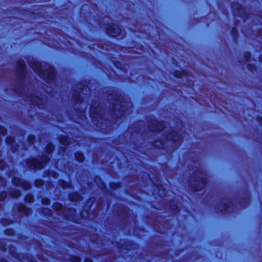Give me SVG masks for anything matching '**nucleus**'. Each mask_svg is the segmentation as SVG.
Returning <instances> with one entry per match:
<instances>
[{"mask_svg": "<svg viewBox=\"0 0 262 262\" xmlns=\"http://www.w3.org/2000/svg\"><path fill=\"white\" fill-rule=\"evenodd\" d=\"M30 66L40 77L53 79L55 77V70L50 66L42 64L36 61L29 62Z\"/></svg>", "mask_w": 262, "mask_h": 262, "instance_id": "f257e3e1", "label": "nucleus"}, {"mask_svg": "<svg viewBox=\"0 0 262 262\" xmlns=\"http://www.w3.org/2000/svg\"><path fill=\"white\" fill-rule=\"evenodd\" d=\"M49 160L48 156L44 155L39 160L34 159L29 160L27 165L31 169H40Z\"/></svg>", "mask_w": 262, "mask_h": 262, "instance_id": "f03ea898", "label": "nucleus"}, {"mask_svg": "<svg viewBox=\"0 0 262 262\" xmlns=\"http://www.w3.org/2000/svg\"><path fill=\"white\" fill-rule=\"evenodd\" d=\"M106 29L107 33L113 37L118 36L121 32L120 28L115 24L108 25Z\"/></svg>", "mask_w": 262, "mask_h": 262, "instance_id": "7ed1b4c3", "label": "nucleus"}, {"mask_svg": "<svg viewBox=\"0 0 262 262\" xmlns=\"http://www.w3.org/2000/svg\"><path fill=\"white\" fill-rule=\"evenodd\" d=\"M13 183L16 186H20L25 190L29 189L31 187L30 184L27 182L23 181L18 177H14L12 180Z\"/></svg>", "mask_w": 262, "mask_h": 262, "instance_id": "20e7f679", "label": "nucleus"}, {"mask_svg": "<svg viewBox=\"0 0 262 262\" xmlns=\"http://www.w3.org/2000/svg\"><path fill=\"white\" fill-rule=\"evenodd\" d=\"M18 210L19 212H20L26 215H29L31 212V210L30 208H27L24 205H19L18 207Z\"/></svg>", "mask_w": 262, "mask_h": 262, "instance_id": "39448f33", "label": "nucleus"}, {"mask_svg": "<svg viewBox=\"0 0 262 262\" xmlns=\"http://www.w3.org/2000/svg\"><path fill=\"white\" fill-rule=\"evenodd\" d=\"M28 100L30 101L32 104H34L38 106H40V99L36 96H31L29 98H28Z\"/></svg>", "mask_w": 262, "mask_h": 262, "instance_id": "423d86ee", "label": "nucleus"}, {"mask_svg": "<svg viewBox=\"0 0 262 262\" xmlns=\"http://www.w3.org/2000/svg\"><path fill=\"white\" fill-rule=\"evenodd\" d=\"M6 142L8 144L11 145H12V148L13 147V144H14V139L12 137H7L6 139ZM16 148L15 149L12 148V150L13 152H14L16 150Z\"/></svg>", "mask_w": 262, "mask_h": 262, "instance_id": "0eeeda50", "label": "nucleus"}, {"mask_svg": "<svg viewBox=\"0 0 262 262\" xmlns=\"http://www.w3.org/2000/svg\"><path fill=\"white\" fill-rule=\"evenodd\" d=\"M157 124H159L156 127L151 129L153 132H159L164 128V125L162 123L155 122Z\"/></svg>", "mask_w": 262, "mask_h": 262, "instance_id": "6e6552de", "label": "nucleus"}, {"mask_svg": "<svg viewBox=\"0 0 262 262\" xmlns=\"http://www.w3.org/2000/svg\"><path fill=\"white\" fill-rule=\"evenodd\" d=\"M18 69L22 73L25 72L26 69V64L24 61H20L18 63Z\"/></svg>", "mask_w": 262, "mask_h": 262, "instance_id": "1a4fd4ad", "label": "nucleus"}, {"mask_svg": "<svg viewBox=\"0 0 262 262\" xmlns=\"http://www.w3.org/2000/svg\"><path fill=\"white\" fill-rule=\"evenodd\" d=\"M75 158L79 162H82L84 160V156L80 152H77L75 154Z\"/></svg>", "mask_w": 262, "mask_h": 262, "instance_id": "9d476101", "label": "nucleus"}, {"mask_svg": "<svg viewBox=\"0 0 262 262\" xmlns=\"http://www.w3.org/2000/svg\"><path fill=\"white\" fill-rule=\"evenodd\" d=\"M20 191L17 190H14L10 193L11 196L13 198H17L20 195Z\"/></svg>", "mask_w": 262, "mask_h": 262, "instance_id": "9b49d317", "label": "nucleus"}, {"mask_svg": "<svg viewBox=\"0 0 262 262\" xmlns=\"http://www.w3.org/2000/svg\"><path fill=\"white\" fill-rule=\"evenodd\" d=\"M54 150V146L52 144H49L47 147L48 154L52 152Z\"/></svg>", "mask_w": 262, "mask_h": 262, "instance_id": "f8f14e48", "label": "nucleus"}, {"mask_svg": "<svg viewBox=\"0 0 262 262\" xmlns=\"http://www.w3.org/2000/svg\"><path fill=\"white\" fill-rule=\"evenodd\" d=\"M25 201L27 203H32L33 201V197L32 195L29 194L26 196Z\"/></svg>", "mask_w": 262, "mask_h": 262, "instance_id": "ddd939ff", "label": "nucleus"}, {"mask_svg": "<svg viewBox=\"0 0 262 262\" xmlns=\"http://www.w3.org/2000/svg\"><path fill=\"white\" fill-rule=\"evenodd\" d=\"M60 142L63 145H68L70 142L69 139L67 137L61 138L60 139Z\"/></svg>", "mask_w": 262, "mask_h": 262, "instance_id": "4468645a", "label": "nucleus"}, {"mask_svg": "<svg viewBox=\"0 0 262 262\" xmlns=\"http://www.w3.org/2000/svg\"><path fill=\"white\" fill-rule=\"evenodd\" d=\"M43 181L42 180H37L35 182V185L37 187H40L43 185Z\"/></svg>", "mask_w": 262, "mask_h": 262, "instance_id": "2eb2a0df", "label": "nucleus"}, {"mask_svg": "<svg viewBox=\"0 0 262 262\" xmlns=\"http://www.w3.org/2000/svg\"><path fill=\"white\" fill-rule=\"evenodd\" d=\"M6 197V194L5 192H2L0 193V201H4Z\"/></svg>", "mask_w": 262, "mask_h": 262, "instance_id": "dca6fc26", "label": "nucleus"}, {"mask_svg": "<svg viewBox=\"0 0 262 262\" xmlns=\"http://www.w3.org/2000/svg\"><path fill=\"white\" fill-rule=\"evenodd\" d=\"M6 133H7V131L5 128L2 127H0V134L1 135L4 136V135H6Z\"/></svg>", "mask_w": 262, "mask_h": 262, "instance_id": "f3484780", "label": "nucleus"}, {"mask_svg": "<svg viewBox=\"0 0 262 262\" xmlns=\"http://www.w3.org/2000/svg\"><path fill=\"white\" fill-rule=\"evenodd\" d=\"M6 164L5 162L3 160H0V169H3L5 168Z\"/></svg>", "mask_w": 262, "mask_h": 262, "instance_id": "a211bd4d", "label": "nucleus"}, {"mask_svg": "<svg viewBox=\"0 0 262 262\" xmlns=\"http://www.w3.org/2000/svg\"><path fill=\"white\" fill-rule=\"evenodd\" d=\"M43 214L47 215H50L51 214V211L50 209H46L43 212Z\"/></svg>", "mask_w": 262, "mask_h": 262, "instance_id": "6ab92c4d", "label": "nucleus"}, {"mask_svg": "<svg viewBox=\"0 0 262 262\" xmlns=\"http://www.w3.org/2000/svg\"><path fill=\"white\" fill-rule=\"evenodd\" d=\"M201 181V182L200 183H202L203 186H205L206 183V180L204 179L203 175L202 176Z\"/></svg>", "mask_w": 262, "mask_h": 262, "instance_id": "aec40b11", "label": "nucleus"}, {"mask_svg": "<svg viewBox=\"0 0 262 262\" xmlns=\"http://www.w3.org/2000/svg\"><path fill=\"white\" fill-rule=\"evenodd\" d=\"M42 202L44 205H48L50 203V200L48 199H44L42 200Z\"/></svg>", "mask_w": 262, "mask_h": 262, "instance_id": "412c9836", "label": "nucleus"}, {"mask_svg": "<svg viewBox=\"0 0 262 262\" xmlns=\"http://www.w3.org/2000/svg\"><path fill=\"white\" fill-rule=\"evenodd\" d=\"M61 186L63 187V188H66V187H68L69 188L71 186V184H65L64 182H62V183L61 184Z\"/></svg>", "mask_w": 262, "mask_h": 262, "instance_id": "4be33fe9", "label": "nucleus"}, {"mask_svg": "<svg viewBox=\"0 0 262 262\" xmlns=\"http://www.w3.org/2000/svg\"><path fill=\"white\" fill-rule=\"evenodd\" d=\"M5 184V181L0 176V185L2 186H4Z\"/></svg>", "mask_w": 262, "mask_h": 262, "instance_id": "5701e85b", "label": "nucleus"}, {"mask_svg": "<svg viewBox=\"0 0 262 262\" xmlns=\"http://www.w3.org/2000/svg\"><path fill=\"white\" fill-rule=\"evenodd\" d=\"M61 207L60 204H57L54 205L55 209H59Z\"/></svg>", "mask_w": 262, "mask_h": 262, "instance_id": "b1692460", "label": "nucleus"}, {"mask_svg": "<svg viewBox=\"0 0 262 262\" xmlns=\"http://www.w3.org/2000/svg\"><path fill=\"white\" fill-rule=\"evenodd\" d=\"M228 204H226V205H225V206H224V209H223V210H224V211L225 212L227 211V210H228V208H228Z\"/></svg>", "mask_w": 262, "mask_h": 262, "instance_id": "393cba45", "label": "nucleus"}, {"mask_svg": "<svg viewBox=\"0 0 262 262\" xmlns=\"http://www.w3.org/2000/svg\"><path fill=\"white\" fill-rule=\"evenodd\" d=\"M73 262H80V258L79 257H75Z\"/></svg>", "mask_w": 262, "mask_h": 262, "instance_id": "a878e982", "label": "nucleus"}, {"mask_svg": "<svg viewBox=\"0 0 262 262\" xmlns=\"http://www.w3.org/2000/svg\"><path fill=\"white\" fill-rule=\"evenodd\" d=\"M4 221H5L4 220H2V223L4 225L6 226V225H8L9 224V223H5Z\"/></svg>", "mask_w": 262, "mask_h": 262, "instance_id": "bb28decb", "label": "nucleus"}, {"mask_svg": "<svg viewBox=\"0 0 262 262\" xmlns=\"http://www.w3.org/2000/svg\"><path fill=\"white\" fill-rule=\"evenodd\" d=\"M85 262H92V260L91 259L87 258L85 259Z\"/></svg>", "mask_w": 262, "mask_h": 262, "instance_id": "cd10ccee", "label": "nucleus"}, {"mask_svg": "<svg viewBox=\"0 0 262 262\" xmlns=\"http://www.w3.org/2000/svg\"><path fill=\"white\" fill-rule=\"evenodd\" d=\"M56 174H57L56 173H53V177L54 178H56Z\"/></svg>", "mask_w": 262, "mask_h": 262, "instance_id": "c85d7f7f", "label": "nucleus"}, {"mask_svg": "<svg viewBox=\"0 0 262 262\" xmlns=\"http://www.w3.org/2000/svg\"><path fill=\"white\" fill-rule=\"evenodd\" d=\"M100 186V187H102H102H103V186H104V184H103V183H101V186Z\"/></svg>", "mask_w": 262, "mask_h": 262, "instance_id": "c756f323", "label": "nucleus"}, {"mask_svg": "<svg viewBox=\"0 0 262 262\" xmlns=\"http://www.w3.org/2000/svg\"><path fill=\"white\" fill-rule=\"evenodd\" d=\"M177 208V206L176 207V208H172V209L173 210H175Z\"/></svg>", "mask_w": 262, "mask_h": 262, "instance_id": "7c9ffc66", "label": "nucleus"}, {"mask_svg": "<svg viewBox=\"0 0 262 262\" xmlns=\"http://www.w3.org/2000/svg\"><path fill=\"white\" fill-rule=\"evenodd\" d=\"M92 111H93V110H92V109H91V113H92Z\"/></svg>", "mask_w": 262, "mask_h": 262, "instance_id": "2f4dec72", "label": "nucleus"}, {"mask_svg": "<svg viewBox=\"0 0 262 262\" xmlns=\"http://www.w3.org/2000/svg\"><path fill=\"white\" fill-rule=\"evenodd\" d=\"M79 196H77V200H78L79 199H78Z\"/></svg>", "mask_w": 262, "mask_h": 262, "instance_id": "473e14b6", "label": "nucleus"}]
</instances>
